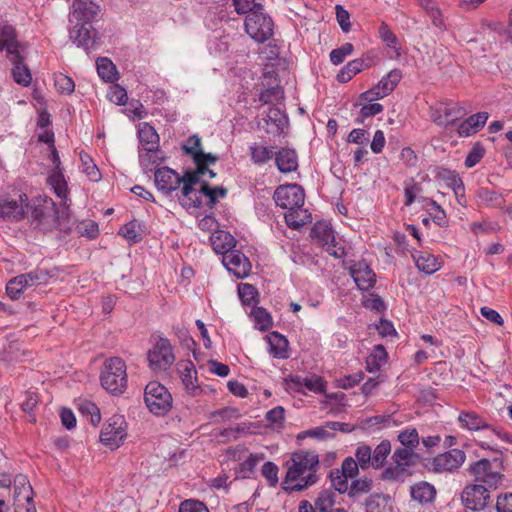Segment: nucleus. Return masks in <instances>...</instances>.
I'll list each match as a JSON object with an SVG mask.
<instances>
[{"label": "nucleus", "instance_id": "obj_44", "mask_svg": "<svg viewBox=\"0 0 512 512\" xmlns=\"http://www.w3.org/2000/svg\"><path fill=\"white\" fill-rule=\"evenodd\" d=\"M418 456L415 454L414 450L408 448H397L393 452L392 460L393 463L401 464L402 466L410 468L415 464L414 458Z\"/></svg>", "mask_w": 512, "mask_h": 512}, {"label": "nucleus", "instance_id": "obj_17", "mask_svg": "<svg viewBox=\"0 0 512 512\" xmlns=\"http://www.w3.org/2000/svg\"><path fill=\"white\" fill-rule=\"evenodd\" d=\"M14 506L15 511H25V507L34 505L33 489L25 475L18 474L14 478Z\"/></svg>", "mask_w": 512, "mask_h": 512}, {"label": "nucleus", "instance_id": "obj_42", "mask_svg": "<svg viewBox=\"0 0 512 512\" xmlns=\"http://www.w3.org/2000/svg\"><path fill=\"white\" fill-rule=\"evenodd\" d=\"M251 316L255 327L261 331L268 330L273 324L270 313L263 307H254Z\"/></svg>", "mask_w": 512, "mask_h": 512}, {"label": "nucleus", "instance_id": "obj_14", "mask_svg": "<svg viewBox=\"0 0 512 512\" xmlns=\"http://www.w3.org/2000/svg\"><path fill=\"white\" fill-rule=\"evenodd\" d=\"M222 262L227 270L233 273L238 279L247 277L251 271L249 259L237 249H232L230 252L225 253Z\"/></svg>", "mask_w": 512, "mask_h": 512}, {"label": "nucleus", "instance_id": "obj_40", "mask_svg": "<svg viewBox=\"0 0 512 512\" xmlns=\"http://www.w3.org/2000/svg\"><path fill=\"white\" fill-rule=\"evenodd\" d=\"M120 234L127 240L138 243L142 240L144 231L140 222L132 220L120 229Z\"/></svg>", "mask_w": 512, "mask_h": 512}, {"label": "nucleus", "instance_id": "obj_62", "mask_svg": "<svg viewBox=\"0 0 512 512\" xmlns=\"http://www.w3.org/2000/svg\"><path fill=\"white\" fill-rule=\"evenodd\" d=\"M238 293L241 301L245 305H250L254 301L255 296L257 295V291L254 288V286L248 283H243L239 285Z\"/></svg>", "mask_w": 512, "mask_h": 512}, {"label": "nucleus", "instance_id": "obj_64", "mask_svg": "<svg viewBox=\"0 0 512 512\" xmlns=\"http://www.w3.org/2000/svg\"><path fill=\"white\" fill-rule=\"evenodd\" d=\"M179 512H209V510L203 502L194 499H188L180 504Z\"/></svg>", "mask_w": 512, "mask_h": 512}, {"label": "nucleus", "instance_id": "obj_29", "mask_svg": "<svg viewBox=\"0 0 512 512\" xmlns=\"http://www.w3.org/2000/svg\"><path fill=\"white\" fill-rule=\"evenodd\" d=\"M410 494L413 500L421 504L432 502L436 495L433 485L428 482L420 481L410 488Z\"/></svg>", "mask_w": 512, "mask_h": 512}, {"label": "nucleus", "instance_id": "obj_7", "mask_svg": "<svg viewBox=\"0 0 512 512\" xmlns=\"http://www.w3.org/2000/svg\"><path fill=\"white\" fill-rule=\"evenodd\" d=\"M245 30L255 41L262 43L273 35V21L263 13V10H254L245 19Z\"/></svg>", "mask_w": 512, "mask_h": 512}, {"label": "nucleus", "instance_id": "obj_54", "mask_svg": "<svg viewBox=\"0 0 512 512\" xmlns=\"http://www.w3.org/2000/svg\"><path fill=\"white\" fill-rule=\"evenodd\" d=\"M79 411L82 413V414H87L90 416V423L93 425V426H97L100 421H101V414H100V410L99 408L96 406V404H94L93 402H90V401H83L80 405H79Z\"/></svg>", "mask_w": 512, "mask_h": 512}, {"label": "nucleus", "instance_id": "obj_43", "mask_svg": "<svg viewBox=\"0 0 512 512\" xmlns=\"http://www.w3.org/2000/svg\"><path fill=\"white\" fill-rule=\"evenodd\" d=\"M98 75L107 82H112L116 79V67L113 62L106 58L101 57L96 61Z\"/></svg>", "mask_w": 512, "mask_h": 512}, {"label": "nucleus", "instance_id": "obj_13", "mask_svg": "<svg viewBox=\"0 0 512 512\" xmlns=\"http://www.w3.org/2000/svg\"><path fill=\"white\" fill-rule=\"evenodd\" d=\"M28 208V196L20 194L18 199L0 201V218L8 222H19L25 218Z\"/></svg>", "mask_w": 512, "mask_h": 512}, {"label": "nucleus", "instance_id": "obj_51", "mask_svg": "<svg viewBox=\"0 0 512 512\" xmlns=\"http://www.w3.org/2000/svg\"><path fill=\"white\" fill-rule=\"evenodd\" d=\"M355 460L362 470L373 467L372 449L368 445H360L355 451Z\"/></svg>", "mask_w": 512, "mask_h": 512}, {"label": "nucleus", "instance_id": "obj_24", "mask_svg": "<svg viewBox=\"0 0 512 512\" xmlns=\"http://www.w3.org/2000/svg\"><path fill=\"white\" fill-rule=\"evenodd\" d=\"M488 113L479 112L471 115L458 125L457 132L461 137H468L478 132L487 122Z\"/></svg>", "mask_w": 512, "mask_h": 512}, {"label": "nucleus", "instance_id": "obj_21", "mask_svg": "<svg viewBox=\"0 0 512 512\" xmlns=\"http://www.w3.org/2000/svg\"><path fill=\"white\" fill-rule=\"evenodd\" d=\"M154 177L157 188L167 195L180 187V175L169 167L158 168Z\"/></svg>", "mask_w": 512, "mask_h": 512}, {"label": "nucleus", "instance_id": "obj_61", "mask_svg": "<svg viewBox=\"0 0 512 512\" xmlns=\"http://www.w3.org/2000/svg\"><path fill=\"white\" fill-rule=\"evenodd\" d=\"M183 150L186 154L191 155L193 160L201 153V139L197 135L190 136L186 144L183 145Z\"/></svg>", "mask_w": 512, "mask_h": 512}, {"label": "nucleus", "instance_id": "obj_41", "mask_svg": "<svg viewBox=\"0 0 512 512\" xmlns=\"http://www.w3.org/2000/svg\"><path fill=\"white\" fill-rule=\"evenodd\" d=\"M476 195L478 201L486 206L500 207L504 202L502 196L499 193L493 190H489L485 187L479 188Z\"/></svg>", "mask_w": 512, "mask_h": 512}, {"label": "nucleus", "instance_id": "obj_53", "mask_svg": "<svg viewBox=\"0 0 512 512\" xmlns=\"http://www.w3.org/2000/svg\"><path fill=\"white\" fill-rule=\"evenodd\" d=\"M82 170L89 180L97 182L101 179V173L88 155H81Z\"/></svg>", "mask_w": 512, "mask_h": 512}, {"label": "nucleus", "instance_id": "obj_11", "mask_svg": "<svg viewBox=\"0 0 512 512\" xmlns=\"http://www.w3.org/2000/svg\"><path fill=\"white\" fill-rule=\"evenodd\" d=\"M466 455L460 449H451L429 460L426 467L435 473L457 470L465 461Z\"/></svg>", "mask_w": 512, "mask_h": 512}, {"label": "nucleus", "instance_id": "obj_15", "mask_svg": "<svg viewBox=\"0 0 512 512\" xmlns=\"http://www.w3.org/2000/svg\"><path fill=\"white\" fill-rule=\"evenodd\" d=\"M311 237L316 239L323 248L332 256L338 258L342 252L341 248H337L336 239L332 228L325 222H317L311 229Z\"/></svg>", "mask_w": 512, "mask_h": 512}, {"label": "nucleus", "instance_id": "obj_12", "mask_svg": "<svg viewBox=\"0 0 512 512\" xmlns=\"http://www.w3.org/2000/svg\"><path fill=\"white\" fill-rule=\"evenodd\" d=\"M490 499L489 490L481 484L467 485L461 493L464 506L473 511L483 510Z\"/></svg>", "mask_w": 512, "mask_h": 512}, {"label": "nucleus", "instance_id": "obj_22", "mask_svg": "<svg viewBox=\"0 0 512 512\" xmlns=\"http://www.w3.org/2000/svg\"><path fill=\"white\" fill-rule=\"evenodd\" d=\"M96 32L87 23H76L70 31V40L78 47L89 51L95 43Z\"/></svg>", "mask_w": 512, "mask_h": 512}, {"label": "nucleus", "instance_id": "obj_38", "mask_svg": "<svg viewBox=\"0 0 512 512\" xmlns=\"http://www.w3.org/2000/svg\"><path fill=\"white\" fill-rule=\"evenodd\" d=\"M336 503V494L331 489H324L319 492L314 501L317 512H329Z\"/></svg>", "mask_w": 512, "mask_h": 512}, {"label": "nucleus", "instance_id": "obj_6", "mask_svg": "<svg viewBox=\"0 0 512 512\" xmlns=\"http://www.w3.org/2000/svg\"><path fill=\"white\" fill-rule=\"evenodd\" d=\"M127 437V423L122 415L115 414L103 425L100 441L111 450L117 449Z\"/></svg>", "mask_w": 512, "mask_h": 512}, {"label": "nucleus", "instance_id": "obj_45", "mask_svg": "<svg viewBox=\"0 0 512 512\" xmlns=\"http://www.w3.org/2000/svg\"><path fill=\"white\" fill-rule=\"evenodd\" d=\"M329 479L333 489L340 494H344L349 490V478L339 468L330 470Z\"/></svg>", "mask_w": 512, "mask_h": 512}, {"label": "nucleus", "instance_id": "obj_25", "mask_svg": "<svg viewBox=\"0 0 512 512\" xmlns=\"http://www.w3.org/2000/svg\"><path fill=\"white\" fill-rule=\"evenodd\" d=\"M269 344V353L273 358L287 359L288 353V340L277 331H273L266 336Z\"/></svg>", "mask_w": 512, "mask_h": 512}, {"label": "nucleus", "instance_id": "obj_48", "mask_svg": "<svg viewBox=\"0 0 512 512\" xmlns=\"http://www.w3.org/2000/svg\"><path fill=\"white\" fill-rule=\"evenodd\" d=\"M390 452L391 443L388 440H383L379 443L374 451H372L373 468L378 469L383 467Z\"/></svg>", "mask_w": 512, "mask_h": 512}, {"label": "nucleus", "instance_id": "obj_8", "mask_svg": "<svg viewBox=\"0 0 512 512\" xmlns=\"http://www.w3.org/2000/svg\"><path fill=\"white\" fill-rule=\"evenodd\" d=\"M147 360L153 371H166L175 361L173 347L167 338L159 337L148 351Z\"/></svg>", "mask_w": 512, "mask_h": 512}, {"label": "nucleus", "instance_id": "obj_46", "mask_svg": "<svg viewBox=\"0 0 512 512\" xmlns=\"http://www.w3.org/2000/svg\"><path fill=\"white\" fill-rule=\"evenodd\" d=\"M181 195L182 198H180V203L182 206L199 208L202 205V196L204 195L201 188L197 190L193 187L188 189L187 192H185V188H182Z\"/></svg>", "mask_w": 512, "mask_h": 512}, {"label": "nucleus", "instance_id": "obj_59", "mask_svg": "<svg viewBox=\"0 0 512 512\" xmlns=\"http://www.w3.org/2000/svg\"><path fill=\"white\" fill-rule=\"evenodd\" d=\"M261 472L270 486L275 487L278 484V467L276 464L271 461L265 462Z\"/></svg>", "mask_w": 512, "mask_h": 512}, {"label": "nucleus", "instance_id": "obj_28", "mask_svg": "<svg viewBox=\"0 0 512 512\" xmlns=\"http://www.w3.org/2000/svg\"><path fill=\"white\" fill-rule=\"evenodd\" d=\"M138 137L145 151L153 152L159 147V136L154 127L148 123L140 125Z\"/></svg>", "mask_w": 512, "mask_h": 512}, {"label": "nucleus", "instance_id": "obj_47", "mask_svg": "<svg viewBox=\"0 0 512 512\" xmlns=\"http://www.w3.org/2000/svg\"><path fill=\"white\" fill-rule=\"evenodd\" d=\"M28 282L21 274L11 279L6 285V293L12 300H17L27 288Z\"/></svg>", "mask_w": 512, "mask_h": 512}, {"label": "nucleus", "instance_id": "obj_55", "mask_svg": "<svg viewBox=\"0 0 512 512\" xmlns=\"http://www.w3.org/2000/svg\"><path fill=\"white\" fill-rule=\"evenodd\" d=\"M235 11L238 14H250L254 10H263V5L257 0H233Z\"/></svg>", "mask_w": 512, "mask_h": 512}, {"label": "nucleus", "instance_id": "obj_10", "mask_svg": "<svg viewBox=\"0 0 512 512\" xmlns=\"http://www.w3.org/2000/svg\"><path fill=\"white\" fill-rule=\"evenodd\" d=\"M277 206L291 210L304 205L305 193L303 188L298 184H288L279 186L273 195Z\"/></svg>", "mask_w": 512, "mask_h": 512}, {"label": "nucleus", "instance_id": "obj_1", "mask_svg": "<svg viewBox=\"0 0 512 512\" xmlns=\"http://www.w3.org/2000/svg\"><path fill=\"white\" fill-rule=\"evenodd\" d=\"M286 467L287 472L282 484L291 483L292 485L283 486L285 490L298 492L318 482L319 456L314 451L294 452L287 461Z\"/></svg>", "mask_w": 512, "mask_h": 512}, {"label": "nucleus", "instance_id": "obj_50", "mask_svg": "<svg viewBox=\"0 0 512 512\" xmlns=\"http://www.w3.org/2000/svg\"><path fill=\"white\" fill-rule=\"evenodd\" d=\"M201 191L203 195L208 198L207 205L209 208H213L218 198H224L227 194V190L224 187H211L207 182L201 184Z\"/></svg>", "mask_w": 512, "mask_h": 512}, {"label": "nucleus", "instance_id": "obj_26", "mask_svg": "<svg viewBox=\"0 0 512 512\" xmlns=\"http://www.w3.org/2000/svg\"><path fill=\"white\" fill-rule=\"evenodd\" d=\"M15 59H9L13 65L12 76L16 83L22 86H29L32 80V76L28 66L24 63V57L22 52L15 55Z\"/></svg>", "mask_w": 512, "mask_h": 512}, {"label": "nucleus", "instance_id": "obj_58", "mask_svg": "<svg viewBox=\"0 0 512 512\" xmlns=\"http://www.w3.org/2000/svg\"><path fill=\"white\" fill-rule=\"evenodd\" d=\"M383 111V105L379 103H369L364 105L359 113V117L355 119L357 124H363L368 117L375 116Z\"/></svg>", "mask_w": 512, "mask_h": 512}, {"label": "nucleus", "instance_id": "obj_30", "mask_svg": "<svg viewBox=\"0 0 512 512\" xmlns=\"http://www.w3.org/2000/svg\"><path fill=\"white\" fill-rule=\"evenodd\" d=\"M274 147L264 144L253 143L249 146L250 158L255 165H264L274 158Z\"/></svg>", "mask_w": 512, "mask_h": 512}, {"label": "nucleus", "instance_id": "obj_2", "mask_svg": "<svg viewBox=\"0 0 512 512\" xmlns=\"http://www.w3.org/2000/svg\"><path fill=\"white\" fill-rule=\"evenodd\" d=\"M177 370L184 386L186 395L190 398L186 400L187 409L190 414H201L206 412L208 404L200 400L205 389L198 384L197 371L194 364L189 360L177 363Z\"/></svg>", "mask_w": 512, "mask_h": 512}, {"label": "nucleus", "instance_id": "obj_31", "mask_svg": "<svg viewBox=\"0 0 512 512\" xmlns=\"http://www.w3.org/2000/svg\"><path fill=\"white\" fill-rule=\"evenodd\" d=\"M211 245L216 253L225 256V253H228L234 249L235 239L231 234L224 231H219L212 235Z\"/></svg>", "mask_w": 512, "mask_h": 512}, {"label": "nucleus", "instance_id": "obj_19", "mask_svg": "<svg viewBox=\"0 0 512 512\" xmlns=\"http://www.w3.org/2000/svg\"><path fill=\"white\" fill-rule=\"evenodd\" d=\"M349 272L360 290H368L376 282V274L365 261L355 262L349 267Z\"/></svg>", "mask_w": 512, "mask_h": 512}, {"label": "nucleus", "instance_id": "obj_60", "mask_svg": "<svg viewBox=\"0 0 512 512\" xmlns=\"http://www.w3.org/2000/svg\"><path fill=\"white\" fill-rule=\"evenodd\" d=\"M55 86L60 93L71 94L75 89V83L72 78L58 74L55 76Z\"/></svg>", "mask_w": 512, "mask_h": 512}, {"label": "nucleus", "instance_id": "obj_23", "mask_svg": "<svg viewBox=\"0 0 512 512\" xmlns=\"http://www.w3.org/2000/svg\"><path fill=\"white\" fill-rule=\"evenodd\" d=\"M275 164L281 173H290L298 168V156L295 150L281 147L275 151Z\"/></svg>", "mask_w": 512, "mask_h": 512}, {"label": "nucleus", "instance_id": "obj_5", "mask_svg": "<svg viewBox=\"0 0 512 512\" xmlns=\"http://www.w3.org/2000/svg\"><path fill=\"white\" fill-rule=\"evenodd\" d=\"M144 402L152 414L165 416L172 409L173 398L164 385L153 381L145 387Z\"/></svg>", "mask_w": 512, "mask_h": 512}, {"label": "nucleus", "instance_id": "obj_33", "mask_svg": "<svg viewBox=\"0 0 512 512\" xmlns=\"http://www.w3.org/2000/svg\"><path fill=\"white\" fill-rule=\"evenodd\" d=\"M373 481L368 477L352 479L349 484V490L346 492L348 497L353 501L358 500L363 495L370 493L372 490Z\"/></svg>", "mask_w": 512, "mask_h": 512}, {"label": "nucleus", "instance_id": "obj_52", "mask_svg": "<svg viewBox=\"0 0 512 512\" xmlns=\"http://www.w3.org/2000/svg\"><path fill=\"white\" fill-rule=\"evenodd\" d=\"M398 440L404 448L415 450L419 445V435L415 428L406 429L398 435Z\"/></svg>", "mask_w": 512, "mask_h": 512}, {"label": "nucleus", "instance_id": "obj_18", "mask_svg": "<svg viewBox=\"0 0 512 512\" xmlns=\"http://www.w3.org/2000/svg\"><path fill=\"white\" fill-rule=\"evenodd\" d=\"M7 52L8 59H15V55L20 54L25 46L17 40L16 30L13 26L5 24L0 27V52Z\"/></svg>", "mask_w": 512, "mask_h": 512}, {"label": "nucleus", "instance_id": "obj_9", "mask_svg": "<svg viewBox=\"0 0 512 512\" xmlns=\"http://www.w3.org/2000/svg\"><path fill=\"white\" fill-rule=\"evenodd\" d=\"M402 77L403 74L400 69L396 68L391 70L382 77L376 86L362 93L360 96L361 99L367 102H373L388 96L396 88Z\"/></svg>", "mask_w": 512, "mask_h": 512}, {"label": "nucleus", "instance_id": "obj_57", "mask_svg": "<svg viewBox=\"0 0 512 512\" xmlns=\"http://www.w3.org/2000/svg\"><path fill=\"white\" fill-rule=\"evenodd\" d=\"M353 50L354 47L351 43H345L330 52V60L334 65H339L343 63L346 56L352 54Z\"/></svg>", "mask_w": 512, "mask_h": 512}, {"label": "nucleus", "instance_id": "obj_4", "mask_svg": "<svg viewBox=\"0 0 512 512\" xmlns=\"http://www.w3.org/2000/svg\"><path fill=\"white\" fill-rule=\"evenodd\" d=\"M468 471L475 482L486 485L488 488L496 489L504 479L503 462L500 458L481 459L471 464Z\"/></svg>", "mask_w": 512, "mask_h": 512}, {"label": "nucleus", "instance_id": "obj_20", "mask_svg": "<svg viewBox=\"0 0 512 512\" xmlns=\"http://www.w3.org/2000/svg\"><path fill=\"white\" fill-rule=\"evenodd\" d=\"M99 11V5L92 0H73L70 21L72 22V19H75L77 23L91 25V21L98 15Z\"/></svg>", "mask_w": 512, "mask_h": 512}, {"label": "nucleus", "instance_id": "obj_16", "mask_svg": "<svg viewBox=\"0 0 512 512\" xmlns=\"http://www.w3.org/2000/svg\"><path fill=\"white\" fill-rule=\"evenodd\" d=\"M458 419L461 426L468 430L490 429L499 439L505 442H511V436L508 433L502 429L490 427L486 421L475 412H462Z\"/></svg>", "mask_w": 512, "mask_h": 512}, {"label": "nucleus", "instance_id": "obj_27", "mask_svg": "<svg viewBox=\"0 0 512 512\" xmlns=\"http://www.w3.org/2000/svg\"><path fill=\"white\" fill-rule=\"evenodd\" d=\"M285 222L291 229H299L312 222V215L303 206L292 208L285 213Z\"/></svg>", "mask_w": 512, "mask_h": 512}, {"label": "nucleus", "instance_id": "obj_56", "mask_svg": "<svg viewBox=\"0 0 512 512\" xmlns=\"http://www.w3.org/2000/svg\"><path fill=\"white\" fill-rule=\"evenodd\" d=\"M391 422V416L390 415H376L373 417H369L365 420L361 421V428H375V429H381L383 427L389 426Z\"/></svg>", "mask_w": 512, "mask_h": 512}, {"label": "nucleus", "instance_id": "obj_37", "mask_svg": "<svg viewBox=\"0 0 512 512\" xmlns=\"http://www.w3.org/2000/svg\"><path fill=\"white\" fill-rule=\"evenodd\" d=\"M378 35L380 39L386 44V46L395 52L396 56H400L401 46L399 40L387 23L382 22L380 24L378 28Z\"/></svg>", "mask_w": 512, "mask_h": 512}, {"label": "nucleus", "instance_id": "obj_39", "mask_svg": "<svg viewBox=\"0 0 512 512\" xmlns=\"http://www.w3.org/2000/svg\"><path fill=\"white\" fill-rule=\"evenodd\" d=\"M32 222L37 228L46 229L50 226L49 220L55 222V213L45 207H34L32 210Z\"/></svg>", "mask_w": 512, "mask_h": 512}, {"label": "nucleus", "instance_id": "obj_34", "mask_svg": "<svg viewBox=\"0 0 512 512\" xmlns=\"http://www.w3.org/2000/svg\"><path fill=\"white\" fill-rule=\"evenodd\" d=\"M413 258L417 268L426 274H432L440 268L436 257L429 253L418 252L413 254Z\"/></svg>", "mask_w": 512, "mask_h": 512}, {"label": "nucleus", "instance_id": "obj_3", "mask_svg": "<svg viewBox=\"0 0 512 512\" xmlns=\"http://www.w3.org/2000/svg\"><path fill=\"white\" fill-rule=\"evenodd\" d=\"M102 387L113 395L124 393L127 388L126 364L119 357L107 359L100 375Z\"/></svg>", "mask_w": 512, "mask_h": 512}, {"label": "nucleus", "instance_id": "obj_49", "mask_svg": "<svg viewBox=\"0 0 512 512\" xmlns=\"http://www.w3.org/2000/svg\"><path fill=\"white\" fill-rule=\"evenodd\" d=\"M291 381L295 383L298 386H304L310 391H313L315 393H322L325 391V381L322 377L315 376L311 378H301V377H295L292 378Z\"/></svg>", "mask_w": 512, "mask_h": 512}, {"label": "nucleus", "instance_id": "obj_35", "mask_svg": "<svg viewBox=\"0 0 512 512\" xmlns=\"http://www.w3.org/2000/svg\"><path fill=\"white\" fill-rule=\"evenodd\" d=\"M48 183L52 186L59 198L64 199L67 197V183L61 167H54L48 177Z\"/></svg>", "mask_w": 512, "mask_h": 512}, {"label": "nucleus", "instance_id": "obj_36", "mask_svg": "<svg viewBox=\"0 0 512 512\" xmlns=\"http://www.w3.org/2000/svg\"><path fill=\"white\" fill-rule=\"evenodd\" d=\"M387 352L382 345L374 346L370 355L366 358V368L369 372H376L385 363Z\"/></svg>", "mask_w": 512, "mask_h": 512}, {"label": "nucleus", "instance_id": "obj_63", "mask_svg": "<svg viewBox=\"0 0 512 512\" xmlns=\"http://www.w3.org/2000/svg\"><path fill=\"white\" fill-rule=\"evenodd\" d=\"M359 464L353 457H346L341 465V471L349 478L355 479L359 473Z\"/></svg>", "mask_w": 512, "mask_h": 512}, {"label": "nucleus", "instance_id": "obj_32", "mask_svg": "<svg viewBox=\"0 0 512 512\" xmlns=\"http://www.w3.org/2000/svg\"><path fill=\"white\" fill-rule=\"evenodd\" d=\"M411 475V470L402 466L401 464L393 463L392 465L382 470L381 479L385 481L403 483Z\"/></svg>", "mask_w": 512, "mask_h": 512}]
</instances>
